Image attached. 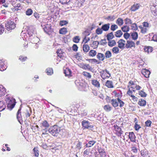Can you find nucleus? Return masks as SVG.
I'll use <instances>...</instances> for the list:
<instances>
[{
    "label": "nucleus",
    "mask_w": 157,
    "mask_h": 157,
    "mask_svg": "<svg viewBox=\"0 0 157 157\" xmlns=\"http://www.w3.org/2000/svg\"><path fill=\"white\" fill-rule=\"evenodd\" d=\"M108 44L109 46L112 47L116 45V42L114 40H109Z\"/></svg>",
    "instance_id": "obj_37"
},
{
    "label": "nucleus",
    "mask_w": 157,
    "mask_h": 157,
    "mask_svg": "<svg viewBox=\"0 0 157 157\" xmlns=\"http://www.w3.org/2000/svg\"><path fill=\"white\" fill-rule=\"evenodd\" d=\"M35 32L33 30H29L28 32V34L29 36V38L32 39V37H33L34 38L37 39L36 36H35Z\"/></svg>",
    "instance_id": "obj_15"
},
{
    "label": "nucleus",
    "mask_w": 157,
    "mask_h": 157,
    "mask_svg": "<svg viewBox=\"0 0 157 157\" xmlns=\"http://www.w3.org/2000/svg\"><path fill=\"white\" fill-rule=\"evenodd\" d=\"M139 27L141 29V32L143 34L146 33L147 30V28L143 27L141 25L139 26Z\"/></svg>",
    "instance_id": "obj_39"
},
{
    "label": "nucleus",
    "mask_w": 157,
    "mask_h": 157,
    "mask_svg": "<svg viewBox=\"0 0 157 157\" xmlns=\"http://www.w3.org/2000/svg\"><path fill=\"white\" fill-rule=\"evenodd\" d=\"M57 53L58 54V56L61 58L63 57V55L62 51L61 49H60L58 50L57 51Z\"/></svg>",
    "instance_id": "obj_42"
},
{
    "label": "nucleus",
    "mask_w": 157,
    "mask_h": 157,
    "mask_svg": "<svg viewBox=\"0 0 157 157\" xmlns=\"http://www.w3.org/2000/svg\"><path fill=\"white\" fill-rule=\"evenodd\" d=\"M104 108L106 111L107 112L110 111L112 109V107L109 105H105Z\"/></svg>",
    "instance_id": "obj_45"
},
{
    "label": "nucleus",
    "mask_w": 157,
    "mask_h": 157,
    "mask_svg": "<svg viewBox=\"0 0 157 157\" xmlns=\"http://www.w3.org/2000/svg\"><path fill=\"white\" fill-rule=\"evenodd\" d=\"M116 23L119 25L121 26L123 24V20L121 18H118L116 21Z\"/></svg>",
    "instance_id": "obj_35"
},
{
    "label": "nucleus",
    "mask_w": 157,
    "mask_h": 157,
    "mask_svg": "<svg viewBox=\"0 0 157 157\" xmlns=\"http://www.w3.org/2000/svg\"><path fill=\"white\" fill-rule=\"evenodd\" d=\"M0 67H1V71H4V70H6L7 67L6 66V65H5V63L3 62H2L0 63Z\"/></svg>",
    "instance_id": "obj_34"
},
{
    "label": "nucleus",
    "mask_w": 157,
    "mask_h": 157,
    "mask_svg": "<svg viewBox=\"0 0 157 157\" xmlns=\"http://www.w3.org/2000/svg\"><path fill=\"white\" fill-rule=\"evenodd\" d=\"M27 59V58L26 57H25L23 56H20L19 57V59L22 62L25 61Z\"/></svg>",
    "instance_id": "obj_61"
},
{
    "label": "nucleus",
    "mask_w": 157,
    "mask_h": 157,
    "mask_svg": "<svg viewBox=\"0 0 157 157\" xmlns=\"http://www.w3.org/2000/svg\"><path fill=\"white\" fill-rule=\"evenodd\" d=\"M33 151H34V155L38 157L39 155V153L38 152V150L37 148H34L33 149Z\"/></svg>",
    "instance_id": "obj_57"
},
{
    "label": "nucleus",
    "mask_w": 157,
    "mask_h": 157,
    "mask_svg": "<svg viewBox=\"0 0 157 157\" xmlns=\"http://www.w3.org/2000/svg\"><path fill=\"white\" fill-rule=\"evenodd\" d=\"M82 75L86 78H90L91 77V75L90 74L86 72H83L82 73Z\"/></svg>",
    "instance_id": "obj_52"
},
{
    "label": "nucleus",
    "mask_w": 157,
    "mask_h": 157,
    "mask_svg": "<svg viewBox=\"0 0 157 157\" xmlns=\"http://www.w3.org/2000/svg\"><path fill=\"white\" fill-rule=\"evenodd\" d=\"M87 33L88 34H86L82 42L85 44L88 41L90 40V39L89 37H87L86 36L89 35L90 34L88 33V32L86 31L84 32V33Z\"/></svg>",
    "instance_id": "obj_22"
},
{
    "label": "nucleus",
    "mask_w": 157,
    "mask_h": 157,
    "mask_svg": "<svg viewBox=\"0 0 157 157\" xmlns=\"http://www.w3.org/2000/svg\"><path fill=\"white\" fill-rule=\"evenodd\" d=\"M92 83L95 87H100V84L99 82L96 79H93L92 81Z\"/></svg>",
    "instance_id": "obj_26"
},
{
    "label": "nucleus",
    "mask_w": 157,
    "mask_h": 157,
    "mask_svg": "<svg viewBox=\"0 0 157 157\" xmlns=\"http://www.w3.org/2000/svg\"><path fill=\"white\" fill-rule=\"evenodd\" d=\"M121 29L124 32H127L129 30V28L127 26H124L122 27Z\"/></svg>",
    "instance_id": "obj_50"
},
{
    "label": "nucleus",
    "mask_w": 157,
    "mask_h": 157,
    "mask_svg": "<svg viewBox=\"0 0 157 157\" xmlns=\"http://www.w3.org/2000/svg\"><path fill=\"white\" fill-rule=\"evenodd\" d=\"M96 142V141L94 140L89 141L86 145V147H92Z\"/></svg>",
    "instance_id": "obj_25"
},
{
    "label": "nucleus",
    "mask_w": 157,
    "mask_h": 157,
    "mask_svg": "<svg viewBox=\"0 0 157 157\" xmlns=\"http://www.w3.org/2000/svg\"><path fill=\"white\" fill-rule=\"evenodd\" d=\"M131 27L132 29L134 30H136L138 29L137 25L135 23L132 24L131 26Z\"/></svg>",
    "instance_id": "obj_56"
},
{
    "label": "nucleus",
    "mask_w": 157,
    "mask_h": 157,
    "mask_svg": "<svg viewBox=\"0 0 157 157\" xmlns=\"http://www.w3.org/2000/svg\"><path fill=\"white\" fill-rule=\"evenodd\" d=\"M141 155L143 157H147L148 155V152L146 150H144L141 151Z\"/></svg>",
    "instance_id": "obj_30"
},
{
    "label": "nucleus",
    "mask_w": 157,
    "mask_h": 157,
    "mask_svg": "<svg viewBox=\"0 0 157 157\" xmlns=\"http://www.w3.org/2000/svg\"><path fill=\"white\" fill-rule=\"evenodd\" d=\"M144 51L148 53L151 52L152 51V48L151 47H148L144 48Z\"/></svg>",
    "instance_id": "obj_53"
},
{
    "label": "nucleus",
    "mask_w": 157,
    "mask_h": 157,
    "mask_svg": "<svg viewBox=\"0 0 157 157\" xmlns=\"http://www.w3.org/2000/svg\"><path fill=\"white\" fill-rule=\"evenodd\" d=\"M40 125V127L44 130H45L49 126V124L46 121H44L41 123Z\"/></svg>",
    "instance_id": "obj_9"
},
{
    "label": "nucleus",
    "mask_w": 157,
    "mask_h": 157,
    "mask_svg": "<svg viewBox=\"0 0 157 157\" xmlns=\"http://www.w3.org/2000/svg\"><path fill=\"white\" fill-rule=\"evenodd\" d=\"M132 38L134 40H136L138 37V34L137 32H133L131 33Z\"/></svg>",
    "instance_id": "obj_21"
},
{
    "label": "nucleus",
    "mask_w": 157,
    "mask_h": 157,
    "mask_svg": "<svg viewBox=\"0 0 157 157\" xmlns=\"http://www.w3.org/2000/svg\"><path fill=\"white\" fill-rule=\"evenodd\" d=\"M80 40V38L78 36H75L73 38V42L76 43H78Z\"/></svg>",
    "instance_id": "obj_49"
},
{
    "label": "nucleus",
    "mask_w": 157,
    "mask_h": 157,
    "mask_svg": "<svg viewBox=\"0 0 157 157\" xmlns=\"http://www.w3.org/2000/svg\"><path fill=\"white\" fill-rule=\"evenodd\" d=\"M6 93V89L2 85H0V97L4 96Z\"/></svg>",
    "instance_id": "obj_14"
},
{
    "label": "nucleus",
    "mask_w": 157,
    "mask_h": 157,
    "mask_svg": "<svg viewBox=\"0 0 157 157\" xmlns=\"http://www.w3.org/2000/svg\"><path fill=\"white\" fill-rule=\"evenodd\" d=\"M83 51L85 52H87L90 50V47L87 44H85L83 45Z\"/></svg>",
    "instance_id": "obj_29"
},
{
    "label": "nucleus",
    "mask_w": 157,
    "mask_h": 157,
    "mask_svg": "<svg viewBox=\"0 0 157 157\" xmlns=\"http://www.w3.org/2000/svg\"><path fill=\"white\" fill-rule=\"evenodd\" d=\"M135 46V43L132 41L127 40L125 44V47L127 48H131Z\"/></svg>",
    "instance_id": "obj_8"
},
{
    "label": "nucleus",
    "mask_w": 157,
    "mask_h": 157,
    "mask_svg": "<svg viewBox=\"0 0 157 157\" xmlns=\"http://www.w3.org/2000/svg\"><path fill=\"white\" fill-rule=\"evenodd\" d=\"M129 138L130 139L131 141L132 142H135L136 136L133 132H129L128 135Z\"/></svg>",
    "instance_id": "obj_10"
},
{
    "label": "nucleus",
    "mask_w": 157,
    "mask_h": 157,
    "mask_svg": "<svg viewBox=\"0 0 157 157\" xmlns=\"http://www.w3.org/2000/svg\"><path fill=\"white\" fill-rule=\"evenodd\" d=\"M110 27V24L107 23L103 25L101 27L103 30L106 31L109 30Z\"/></svg>",
    "instance_id": "obj_20"
},
{
    "label": "nucleus",
    "mask_w": 157,
    "mask_h": 157,
    "mask_svg": "<svg viewBox=\"0 0 157 157\" xmlns=\"http://www.w3.org/2000/svg\"><path fill=\"white\" fill-rule=\"evenodd\" d=\"M130 36V34L126 33L124 34V37L126 39H128L129 36Z\"/></svg>",
    "instance_id": "obj_64"
},
{
    "label": "nucleus",
    "mask_w": 157,
    "mask_h": 157,
    "mask_svg": "<svg viewBox=\"0 0 157 157\" xmlns=\"http://www.w3.org/2000/svg\"><path fill=\"white\" fill-rule=\"evenodd\" d=\"M139 94L142 97H145L147 96V94L143 90L140 91L139 92Z\"/></svg>",
    "instance_id": "obj_47"
},
{
    "label": "nucleus",
    "mask_w": 157,
    "mask_h": 157,
    "mask_svg": "<svg viewBox=\"0 0 157 157\" xmlns=\"http://www.w3.org/2000/svg\"><path fill=\"white\" fill-rule=\"evenodd\" d=\"M6 107L5 103L3 101H0V111L3 110Z\"/></svg>",
    "instance_id": "obj_28"
},
{
    "label": "nucleus",
    "mask_w": 157,
    "mask_h": 157,
    "mask_svg": "<svg viewBox=\"0 0 157 157\" xmlns=\"http://www.w3.org/2000/svg\"><path fill=\"white\" fill-rule=\"evenodd\" d=\"M138 104L140 106H144L146 105V101L143 99L141 98L139 100Z\"/></svg>",
    "instance_id": "obj_27"
},
{
    "label": "nucleus",
    "mask_w": 157,
    "mask_h": 157,
    "mask_svg": "<svg viewBox=\"0 0 157 157\" xmlns=\"http://www.w3.org/2000/svg\"><path fill=\"white\" fill-rule=\"evenodd\" d=\"M119 50L118 46L114 47L112 49V52L116 54H118L119 52Z\"/></svg>",
    "instance_id": "obj_40"
},
{
    "label": "nucleus",
    "mask_w": 157,
    "mask_h": 157,
    "mask_svg": "<svg viewBox=\"0 0 157 157\" xmlns=\"http://www.w3.org/2000/svg\"><path fill=\"white\" fill-rule=\"evenodd\" d=\"M21 9V4L20 3H17L16 4L14 7L12 9V10L13 11H18Z\"/></svg>",
    "instance_id": "obj_23"
},
{
    "label": "nucleus",
    "mask_w": 157,
    "mask_h": 157,
    "mask_svg": "<svg viewBox=\"0 0 157 157\" xmlns=\"http://www.w3.org/2000/svg\"><path fill=\"white\" fill-rule=\"evenodd\" d=\"M26 14L27 15H30L32 14L33 11L31 9H29L26 11Z\"/></svg>",
    "instance_id": "obj_59"
},
{
    "label": "nucleus",
    "mask_w": 157,
    "mask_h": 157,
    "mask_svg": "<svg viewBox=\"0 0 157 157\" xmlns=\"http://www.w3.org/2000/svg\"><path fill=\"white\" fill-rule=\"evenodd\" d=\"M151 124V122L150 120H148L145 122V125L146 126L150 127Z\"/></svg>",
    "instance_id": "obj_60"
},
{
    "label": "nucleus",
    "mask_w": 157,
    "mask_h": 157,
    "mask_svg": "<svg viewBox=\"0 0 157 157\" xmlns=\"http://www.w3.org/2000/svg\"><path fill=\"white\" fill-rule=\"evenodd\" d=\"M6 27L8 31H10L15 28V25L13 21H9L6 24Z\"/></svg>",
    "instance_id": "obj_4"
},
{
    "label": "nucleus",
    "mask_w": 157,
    "mask_h": 157,
    "mask_svg": "<svg viewBox=\"0 0 157 157\" xmlns=\"http://www.w3.org/2000/svg\"><path fill=\"white\" fill-rule=\"evenodd\" d=\"M112 105L114 107L118 106V101H117L116 99H112L110 102Z\"/></svg>",
    "instance_id": "obj_17"
},
{
    "label": "nucleus",
    "mask_w": 157,
    "mask_h": 157,
    "mask_svg": "<svg viewBox=\"0 0 157 157\" xmlns=\"http://www.w3.org/2000/svg\"><path fill=\"white\" fill-rule=\"evenodd\" d=\"M125 23L127 24L130 25L132 23V21L131 20L128 18H126L124 20Z\"/></svg>",
    "instance_id": "obj_54"
},
{
    "label": "nucleus",
    "mask_w": 157,
    "mask_h": 157,
    "mask_svg": "<svg viewBox=\"0 0 157 157\" xmlns=\"http://www.w3.org/2000/svg\"><path fill=\"white\" fill-rule=\"evenodd\" d=\"M142 73L145 78H148L150 75V72L149 71L145 69H142Z\"/></svg>",
    "instance_id": "obj_13"
},
{
    "label": "nucleus",
    "mask_w": 157,
    "mask_h": 157,
    "mask_svg": "<svg viewBox=\"0 0 157 157\" xmlns=\"http://www.w3.org/2000/svg\"><path fill=\"white\" fill-rule=\"evenodd\" d=\"M102 32L103 30L101 28H97L96 30V33L98 35L102 34Z\"/></svg>",
    "instance_id": "obj_51"
},
{
    "label": "nucleus",
    "mask_w": 157,
    "mask_h": 157,
    "mask_svg": "<svg viewBox=\"0 0 157 157\" xmlns=\"http://www.w3.org/2000/svg\"><path fill=\"white\" fill-rule=\"evenodd\" d=\"M87 114V111L85 110H84L81 111V115L82 117L86 116Z\"/></svg>",
    "instance_id": "obj_63"
},
{
    "label": "nucleus",
    "mask_w": 157,
    "mask_h": 157,
    "mask_svg": "<svg viewBox=\"0 0 157 157\" xmlns=\"http://www.w3.org/2000/svg\"><path fill=\"white\" fill-rule=\"evenodd\" d=\"M89 124H90V123L88 121H83L82 122V125L84 128H86Z\"/></svg>",
    "instance_id": "obj_32"
},
{
    "label": "nucleus",
    "mask_w": 157,
    "mask_h": 157,
    "mask_svg": "<svg viewBox=\"0 0 157 157\" xmlns=\"http://www.w3.org/2000/svg\"><path fill=\"white\" fill-rule=\"evenodd\" d=\"M113 126L114 128V129L116 132H115L116 134L118 136H121L123 132V131L121 130V128L116 124L114 125Z\"/></svg>",
    "instance_id": "obj_5"
},
{
    "label": "nucleus",
    "mask_w": 157,
    "mask_h": 157,
    "mask_svg": "<svg viewBox=\"0 0 157 157\" xmlns=\"http://www.w3.org/2000/svg\"><path fill=\"white\" fill-rule=\"evenodd\" d=\"M21 108H20L17 111V118L19 121L20 120H21Z\"/></svg>",
    "instance_id": "obj_38"
},
{
    "label": "nucleus",
    "mask_w": 157,
    "mask_h": 157,
    "mask_svg": "<svg viewBox=\"0 0 157 157\" xmlns=\"http://www.w3.org/2000/svg\"><path fill=\"white\" fill-rule=\"evenodd\" d=\"M98 151L101 157H105L106 156V153L104 149L101 147H99L98 149Z\"/></svg>",
    "instance_id": "obj_12"
},
{
    "label": "nucleus",
    "mask_w": 157,
    "mask_h": 157,
    "mask_svg": "<svg viewBox=\"0 0 157 157\" xmlns=\"http://www.w3.org/2000/svg\"><path fill=\"white\" fill-rule=\"evenodd\" d=\"M118 28V26L115 24L112 25L110 27V29L111 30L114 31Z\"/></svg>",
    "instance_id": "obj_55"
},
{
    "label": "nucleus",
    "mask_w": 157,
    "mask_h": 157,
    "mask_svg": "<svg viewBox=\"0 0 157 157\" xmlns=\"http://www.w3.org/2000/svg\"><path fill=\"white\" fill-rule=\"evenodd\" d=\"M41 25L44 31L46 33H47L50 30L51 26L50 25L46 24L45 23H43Z\"/></svg>",
    "instance_id": "obj_7"
},
{
    "label": "nucleus",
    "mask_w": 157,
    "mask_h": 157,
    "mask_svg": "<svg viewBox=\"0 0 157 157\" xmlns=\"http://www.w3.org/2000/svg\"><path fill=\"white\" fill-rule=\"evenodd\" d=\"M114 37V35L113 32L109 33L107 35V38L108 40H109L112 39Z\"/></svg>",
    "instance_id": "obj_36"
},
{
    "label": "nucleus",
    "mask_w": 157,
    "mask_h": 157,
    "mask_svg": "<svg viewBox=\"0 0 157 157\" xmlns=\"http://www.w3.org/2000/svg\"><path fill=\"white\" fill-rule=\"evenodd\" d=\"M105 86L109 88L113 87L112 82L110 81L107 80L105 83Z\"/></svg>",
    "instance_id": "obj_31"
},
{
    "label": "nucleus",
    "mask_w": 157,
    "mask_h": 157,
    "mask_svg": "<svg viewBox=\"0 0 157 157\" xmlns=\"http://www.w3.org/2000/svg\"><path fill=\"white\" fill-rule=\"evenodd\" d=\"M49 132L52 136L60 138L63 135V130L57 125H54L50 127L48 130L45 131V133Z\"/></svg>",
    "instance_id": "obj_1"
},
{
    "label": "nucleus",
    "mask_w": 157,
    "mask_h": 157,
    "mask_svg": "<svg viewBox=\"0 0 157 157\" xmlns=\"http://www.w3.org/2000/svg\"><path fill=\"white\" fill-rule=\"evenodd\" d=\"M105 56L106 59H108L110 58L112 56V54L111 52L109 51H106L105 53Z\"/></svg>",
    "instance_id": "obj_43"
},
{
    "label": "nucleus",
    "mask_w": 157,
    "mask_h": 157,
    "mask_svg": "<svg viewBox=\"0 0 157 157\" xmlns=\"http://www.w3.org/2000/svg\"><path fill=\"white\" fill-rule=\"evenodd\" d=\"M140 5L138 4H134L131 7V10L132 11H135L138 10L140 8Z\"/></svg>",
    "instance_id": "obj_16"
},
{
    "label": "nucleus",
    "mask_w": 157,
    "mask_h": 157,
    "mask_svg": "<svg viewBox=\"0 0 157 157\" xmlns=\"http://www.w3.org/2000/svg\"><path fill=\"white\" fill-rule=\"evenodd\" d=\"M75 83L81 91H87L89 90V87L86 82L83 79H76Z\"/></svg>",
    "instance_id": "obj_2"
},
{
    "label": "nucleus",
    "mask_w": 157,
    "mask_h": 157,
    "mask_svg": "<svg viewBox=\"0 0 157 157\" xmlns=\"http://www.w3.org/2000/svg\"><path fill=\"white\" fill-rule=\"evenodd\" d=\"M118 46L120 49L123 50L124 48L125 45V41L123 40L120 39L117 42Z\"/></svg>",
    "instance_id": "obj_6"
},
{
    "label": "nucleus",
    "mask_w": 157,
    "mask_h": 157,
    "mask_svg": "<svg viewBox=\"0 0 157 157\" xmlns=\"http://www.w3.org/2000/svg\"><path fill=\"white\" fill-rule=\"evenodd\" d=\"M67 32V29L66 28H63L60 29L59 33L60 34H65Z\"/></svg>",
    "instance_id": "obj_46"
},
{
    "label": "nucleus",
    "mask_w": 157,
    "mask_h": 157,
    "mask_svg": "<svg viewBox=\"0 0 157 157\" xmlns=\"http://www.w3.org/2000/svg\"><path fill=\"white\" fill-rule=\"evenodd\" d=\"M80 67L85 70H90L91 67L89 64L80 63L79 65Z\"/></svg>",
    "instance_id": "obj_11"
},
{
    "label": "nucleus",
    "mask_w": 157,
    "mask_h": 157,
    "mask_svg": "<svg viewBox=\"0 0 157 157\" xmlns=\"http://www.w3.org/2000/svg\"><path fill=\"white\" fill-rule=\"evenodd\" d=\"M70 0H59V2L62 4H66L69 3Z\"/></svg>",
    "instance_id": "obj_48"
},
{
    "label": "nucleus",
    "mask_w": 157,
    "mask_h": 157,
    "mask_svg": "<svg viewBox=\"0 0 157 157\" xmlns=\"http://www.w3.org/2000/svg\"><path fill=\"white\" fill-rule=\"evenodd\" d=\"M88 60L89 62L91 63L98 62V60L95 59H89Z\"/></svg>",
    "instance_id": "obj_62"
},
{
    "label": "nucleus",
    "mask_w": 157,
    "mask_h": 157,
    "mask_svg": "<svg viewBox=\"0 0 157 157\" xmlns=\"http://www.w3.org/2000/svg\"><path fill=\"white\" fill-rule=\"evenodd\" d=\"M99 44V43L98 41H94L93 42L92 44H90V46L91 47H93L94 49H95L98 48Z\"/></svg>",
    "instance_id": "obj_24"
},
{
    "label": "nucleus",
    "mask_w": 157,
    "mask_h": 157,
    "mask_svg": "<svg viewBox=\"0 0 157 157\" xmlns=\"http://www.w3.org/2000/svg\"><path fill=\"white\" fill-rule=\"evenodd\" d=\"M64 73L65 74V76H70L71 75V70L68 68H66L64 70Z\"/></svg>",
    "instance_id": "obj_19"
},
{
    "label": "nucleus",
    "mask_w": 157,
    "mask_h": 157,
    "mask_svg": "<svg viewBox=\"0 0 157 157\" xmlns=\"http://www.w3.org/2000/svg\"><path fill=\"white\" fill-rule=\"evenodd\" d=\"M122 34L123 33L121 30H118L115 33V35L117 37H120Z\"/></svg>",
    "instance_id": "obj_41"
},
{
    "label": "nucleus",
    "mask_w": 157,
    "mask_h": 157,
    "mask_svg": "<svg viewBox=\"0 0 157 157\" xmlns=\"http://www.w3.org/2000/svg\"><path fill=\"white\" fill-rule=\"evenodd\" d=\"M96 54V51L93 50H90L89 52V56L92 57H93L95 56Z\"/></svg>",
    "instance_id": "obj_33"
},
{
    "label": "nucleus",
    "mask_w": 157,
    "mask_h": 157,
    "mask_svg": "<svg viewBox=\"0 0 157 157\" xmlns=\"http://www.w3.org/2000/svg\"><path fill=\"white\" fill-rule=\"evenodd\" d=\"M46 72L48 75H51L53 73V71L52 68H49L46 70Z\"/></svg>",
    "instance_id": "obj_44"
},
{
    "label": "nucleus",
    "mask_w": 157,
    "mask_h": 157,
    "mask_svg": "<svg viewBox=\"0 0 157 157\" xmlns=\"http://www.w3.org/2000/svg\"><path fill=\"white\" fill-rule=\"evenodd\" d=\"M118 101V103H119L120 105L119 106L120 107H123L124 104V102L121 101L120 99L119 98H117Z\"/></svg>",
    "instance_id": "obj_58"
},
{
    "label": "nucleus",
    "mask_w": 157,
    "mask_h": 157,
    "mask_svg": "<svg viewBox=\"0 0 157 157\" xmlns=\"http://www.w3.org/2000/svg\"><path fill=\"white\" fill-rule=\"evenodd\" d=\"M9 94H7L6 96V101L7 103V107L10 110H11L15 105V100L9 97Z\"/></svg>",
    "instance_id": "obj_3"
},
{
    "label": "nucleus",
    "mask_w": 157,
    "mask_h": 157,
    "mask_svg": "<svg viewBox=\"0 0 157 157\" xmlns=\"http://www.w3.org/2000/svg\"><path fill=\"white\" fill-rule=\"evenodd\" d=\"M97 58L101 61H103L105 58L104 55L101 53H98L97 55Z\"/></svg>",
    "instance_id": "obj_18"
}]
</instances>
